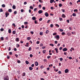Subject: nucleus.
Here are the masks:
<instances>
[{
	"instance_id": "f257e3e1",
	"label": "nucleus",
	"mask_w": 80,
	"mask_h": 80,
	"mask_svg": "<svg viewBox=\"0 0 80 80\" xmlns=\"http://www.w3.org/2000/svg\"><path fill=\"white\" fill-rule=\"evenodd\" d=\"M4 80H8L9 78L8 77V76H6L4 77Z\"/></svg>"
},
{
	"instance_id": "f03ea898",
	"label": "nucleus",
	"mask_w": 80,
	"mask_h": 80,
	"mask_svg": "<svg viewBox=\"0 0 80 80\" xmlns=\"http://www.w3.org/2000/svg\"><path fill=\"white\" fill-rule=\"evenodd\" d=\"M54 50H55L56 53H58V49L57 48H55L54 49Z\"/></svg>"
},
{
	"instance_id": "7ed1b4c3",
	"label": "nucleus",
	"mask_w": 80,
	"mask_h": 80,
	"mask_svg": "<svg viewBox=\"0 0 80 80\" xmlns=\"http://www.w3.org/2000/svg\"><path fill=\"white\" fill-rule=\"evenodd\" d=\"M67 48H64L62 49V51L63 52H66V51H67Z\"/></svg>"
},
{
	"instance_id": "20e7f679",
	"label": "nucleus",
	"mask_w": 80,
	"mask_h": 80,
	"mask_svg": "<svg viewBox=\"0 0 80 80\" xmlns=\"http://www.w3.org/2000/svg\"><path fill=\"white\" fill-rule=\"evenodd\" d=\"M45 15L46 17H48V13L47 12H46L45 13Z\"/></svg>"
},
{
	"instance_id": "39448f33",
	"label": "nucleus",
	"mask_w": 80,
	"mask_h": 80,
	"mask_svg": "<svg viewBox=\"0 0 80 80\" xmlns=\"http://www.w3.org/2000/svg\"><path fill=\"white\" fill-rule=\"evenodd\" d=\"M35 66H38V63L37 62H35Z\"/></svg>"
},
{
	"instance_id": "423d86ee",
	"label": "nucleus",
	"mask_w": 80,
	"mask_h": 80,
	"mask_svg": "<svg viewBox=\"0 0 80 80\" xmlns=\"http://www.w3.org/2000/svg\"><path fill=\"white\" fill-rule=\"evenodd\" d=\"M5 14L6 15V17H8V15H9V13H8V12H6Z\"/></svg>"
},
{
	"instance_id": "0eeeda50",
	"label": "nucleus",
	"mask_w": 80,
	"mask_h": 80,
	"mask_svg": "<svg viewBox=\"0 0 80 80\" xmlns=\"http://www.w3.org/2000/svg\"><path fill=\"white\" fill-rule=\"evenodd\" d=\"M65 72L66 73H68V69H65Z\"/></svg>"
},
{
	"instance_id": "6e6552de",
	"label": "nucleus",
	"mask_w": 80,
	"mask_h": 80,
	"mask_svg": "<svg viewBox=\"0 0 80 80\" xmlns=\"http://www.w3.org/2000/svg\"><path fill=\"white\" fill-rule=\"evenodd\" d=\"M38 12L40 14L42 13L43 12V11L42 10H40L38 11Z\"/></svg>"
},
{
	"instance_id": "1a4fd4ad",
	"label": "nucleus",
	"mask_w": 80,
	"mask_h": 80,
	"mask_svg": "<svg viewBox=\"0 0 80 80\" xmlns=\"http://www.w3.org/2000/svg\"><path fill=\"white\" fill-rule=\"evenodd\" d=\"M15 40L16 42H19V38H16Z\"/></svg>"
},
{
	"instance_id": "9d476101",
	"label": "nucleus",
	"mask_w": 80,
	"mask_h": 80,
	"mask_svg": "<svg viewBox=\"0 0 80 80\" xmlns=\"http://www.w3.org/2000/svg\"><path fill=\"white\" fill-rule=\"evenodd\" d=\"M32 19L33 20H36V18L35 17H32Z\"/></svg>"
},
{
	"instance_id": "9b49d317",
	"label": "nucleus",
	"mask_w": 80,
	"mask_h": 80,
	"mask_svg": "<svg viewBox=\"0 0 80 80\" xmlns=\"http://www.w3.org/2000/svg\"><path fill=\"white\" fill-rule=\"evenodd\" d=\"M56 38H57V39H59L60 38V36L58 35H57L56 36Z\"/></svg>"
},
{
	"instance_id": "f8f14e48",
	"label": "nucleus",
	"mask_w": 80,
	"mask_h": 80,
	"mask_svg": "<svg viewBox=\"0 0 80 80\" xmlns=\"http://www.w3.org/2000/svg\"><path fill=\"white\" fill-rule=\"evenodd\" d=\"M30 70L32 71V70H33V68L31 67H29V68Z\"/></svg>"
},
{
	"instance_id": "ddd939ff",
	"label": "nucleus",
	"mask_w": 80,
	"mask_h": 80,
	"mask_svg": "<svg viewBox=\"0 0 80 80\" xmlns=\"http://www.w3.org/2000/svg\"><path fill=\"white\" fill-rule=\"evenodd\" d=\"M72 15V16H73V17H76V16H77V14L75 13H73Z\"/></svg>"
},
{
	"instance_id": "4468645a",
	"label": "nucleus",
	"mask_w": 80,
	"mask_h": 80,
	"mask_svg": "<svg viewBox=\"0 0 80 80\" xmlns=\"http://www.w3.org/2000/svg\"><path fill=\"white\" fill-rule=\"evenodd\" d=\"M49 32H50L48 30H47L46 32V34H48V33H49Z\"/></svg>"
},
{
	"instance_id": "2eb2a0df",
	"label": "nucleus",
	"mask_w": 80,
	"mask_h": 80,
	"mask_svg": "<svg viewBox=\"0 0 80 80\" xmlns=\"http://www.w3.org/2000/svg\"><path fill=\"white\" fill-rule=\"evenodd\" d=\"M62 17L63 18H65L66 16H65V14H62Z\"/></svg>"
},
{
	"instance_id": "dca6fc26",
	"label": "nucleus",
	"mask_w": 80,
	"mask_h": 80,
	"mask_svg": "<svg viewBox=\"0 0 80 80\" xmlns=\"http://www.w3.org/2000/svg\"><path fill=\"white\" fill-rule=\"evenodd\" d=\"M12 8L13 9H15V8H16V7L15 6V5H13V6H12Z\"/></svg>"
},
{
	"instance_id": "f3484780",
	"label": "nucleus",
	"mask_w": 80,
	"mask_h": 80,
	"mask_svg": "<svg viewBox=\"0 0 80 80\" xmlns=\"http://www.w3.org/2000/svg\"><path fill=\"white\" fill-rule=\"evenodd\" d=\"M27 39L28 40H30L31 39V38L30 37H28L27 38Z\"/></svg>"
},
{
	"instance_id": "a211bd4d",
	"label": "nucleus",
	"mask_w": 80,
	"mask_h": 80,
	"mask_svg": "<svg viewBox=\"0 0 80 80\" xmlns=\"http://www.w3.org/2000/svg\"><path fill=\"white\" fill-rule=\"evenodd\" d=\"M8 11L9 12H10V13L12 12V9H9Z\"/></svg>"
},
{
	"instance_id": "6ab92c4d",
	"label": "nucleus",
	"mask_w": 80,
	"mask_h": 80,
	"mask_svg": "<svg viewBox=\"0 0 80 80\" xmlns=\"http://www.w3.org/2000/svg\"><path fill=\"white\" fill-rule=\"evenodd\" d=\"M8 32L9 33H11V29H9L8 30Z\"/></svg>"
},
{
	"instance_id": "aec40b11",
	"label": "nucleus",
	"mask_w": 80,
	"mask_h": 80,
	"mask_svg": "<svg viewBox=\"0 0 80 80\" xmlns=\"http://www.w3.org/2000/svg\"><path fill=\"white\" fill-rule=\"evenodd\" d=\"M59 20H60V21H63V19L62 18H59Z\"/></svg>"
},
{
	"instance_id": "412c9836",
	"label": "nucleus",
	"mask_w": 80,
	"mask_h": 80,
	"mask_svg": "<svg viewBox=\"0 0 80 80\" xmlns=\"http://www.w3.org/2000/svg\"><path fill=\"white\" fill-rule=\"evenodd\" d=\"M54 1V0H50V3H52Z\"/></svg>"
},
{
	"instance_id": "4be33fe9",
	"label": "nucleus",
	"mask_w": 80,
	"mask_h": 80,
	"mask_svg": "<svg viewBox=\"0 0 80 80\" xmlns=\"http://www.w3.org/2000/svg\"><path fill=\"white\" fill-rule=\"evenodd\" d=\"M16 46H17V48H18V47H20V45H19V44H16Z\"/></svg>"
},
{
	"instance_id": "5701e85b",
	"label": "nucleus",
	"mask_w": 80,
	"mask_h": 80,
	"mask_svg": "<svg viewBox=\"0 0 80 80\" xmlns=\"http://www.w3.org/2000/svg\"><path fill=\"white\" fill-rule=\"evenodd\" d=\"M2 7H3V8H5V4H3L2 5Z\"/></svg>"
},
{
	"instance_id": "b1692460",
	"label": "nucleus",
	"mask_w": 80,
	"mask_h": 80,
	"mask_svg": "<svg viewBox=\"0 0 80 80\" xmlns=\"http://www.w3.org/2000/svg\"><path fill=\"white\" fill-rule=\"evenodd\" d=\"M49 45L50 46H52V47H53V46H54V45H53V44H52V43H50L49 44Z\"/></svg>"
},
{
	"instance_id": "393cba45",
	"label": "nucleus",
	"mask_w": 80,
	"mask_h": 80,
	"mask_svg": "<svg viewBox=\"0 0 80 80\" xmlns=\"http://www.w3.org/2000/svg\"><path fill=\"white\" fill-rule=\"evenodd\" d=\"M40 35H43V32H40Z\"/></svg>"
},
{
	"instance_id": "a878e982",
	"label": "nucleus",
	"mask_w": 80,
	"mask_h": 80,
	"mask_svg": "<svg viewBox=\"0 0 80 80\" xmlns=\"http://www.w3.org/2000/svg\"><path fill=\"white\" fill-rule=\"evenodd\" d=\"M32 50V48L31 47H30L28 49V51H30Z\"/></svg>"
},
{
	"instance_id": "bb28decb",
	"label": "nucleus",
	"mask_w": 80,
	"mask_h": 80,
	"mask_svg": "<svg viewBox=\"0 0 80 80\" xmlns=\"http://www.w3.org/2000/svg\"><path fill=\"white\" fill-rule=\"evenodd\" d=\"M26 63L27 64V65H28V63H29V62H28V61H26Z\"/></svg>"
},
{
	"instance_id": "cd10ccee",
	"label": "nucleus",
	"mask_w": 80,
	"mask_h": 80,
	"mask_svg": "<svg viewBox=\"0 0 80 80\" xmlns=\"http://www.w3.org/2000/svg\"><path fill=\"white\" fill-rule=\"evenodd\" d=\"M59 6L60 7H61L62 6V4L61 3H60L59 4Z\"/></svg>"
},
{
	"instance_id": "c85d7f7f",
	"label": "nucleus",
	"mask_w": 80,
	"mask_h": 80,
	"mask_svg": "<svg viewBox=\"0 0 80 80\" xmlns=\"http://www.w3.org/2000/svg\"><path fill=\"white\" fill-rule=\"evenodd\" d=\"M42 52L43 53H45L46 52V50H44Z\"/></svg>"
},
{
	"instance_id": "c756f323",
	"label": "nucleus",
	"mask_w": 80,
	"mask_h": 80,
	"mask_svg": "<svg viewBox=\"0 0 80 80\" xmlns=\"http://www.w3.org/2000/svg\"><path fill=\"white\" fill-rule=\"evenodd\" d=\"M74 12H78V10H77V9H74Z\"/></svg>"
},
{
	"instance_id": "7c9ffc66",
	"label": "nucleus",
	"mask_w": 80,
	"mask_h": 80,
	"mask_svg": "<svg viewBox=\"0 0 80 80\" xmlns=\"http://www.w3.org/2000/svg\"><path fill=\"white\" fill-rule=\"evenodd\" d=\"M37 44H39L40 43V41H38L36 42Z\"/></svg>"
},
{
	"instance_id": "2f4dec72",
	"label": "nucleus",
	"mask_w": 80,
	"mask_h": 80,
	"mask_svg": "<svg viewBox=\"0 0 80 80\" xmlns=\"http://www.w3.org/2000/svg\"><path fill=\"white\" fill-rule=\"evenodd\" d=\"M24 24H25V25H27V24H28V22H24Z\"/></svg>"
},
{
	"instance_id": "473e14b6",
	"label": "nucleus",
	"mask_w": 80,
	"mask_h": 80,
	"mask_svg": "<svg viewBox=\"0 0 80 80\" xmlns=\"http://www.w3.org/2000/svg\"><path fill=\"white\" fill-rule=\"evenodd\" d=\"M22 76L23 77H24V76H25V72H24L23 73Z\"/></svg>"
},
{
	"instance_id": "72a5a7b5",
	"label": "nucleus",
	"mask_w": 80,
	"mask_h": 80,
	"mask_svg": "<svg viewBox=\"0 0 80 80\" xmlns=\"http://www.w3.org/2000/svg\"><path fill=\"white\" fill-rule=\"evenodd\" d=\"M30 9H32V10H33V7H32V6H31L30 7Z\"/></svg>"
},
{
	"instance_id": "f704fd0d",
	"label": "nucleus",
	"mask_w": 80,
	"mask_h": 80,
	"mask_svg": "<svg viewBox=\"0 0 80 80\" xmlns=\"http://www.w3.org/2000/svg\"><path fill=\"white\" fill-rule=\"evenodd\" d=\"M4 30V29H3V28H1L0 29V31H1V32H3V31Z\"/></svg>"
},
{
	"instance_id": "c9c22d12",
	"label": "nucleus",
	"mask_w": 80,
	"mask_h": 80,
	"mask_svg": "<svg viewBox=\"0 0 80 80\" xmlns=\"http://www.w3.org/2000/svg\"><path fill=\"white\" fill-rule=\"evenodd\" d=\"M1 40H3L4 39H3V37H1Z\"/></svg>"
},
{
	"instance_id": "e433bc0d",
	"label": "nucleus",
	"mask_w": 80,
	"mask_h": 80,
	"mask_svg": "<svg viewBox=\"0 0 80 80\" xmlns=\"http://www.w3.org/2000/svg\"><path fill=\"white\" fill-rule=\"evenodd\" d=\"M62 35H65V33L64 32H62Z\"/></svg>"
},
{
	"instance_id": "4c0bfd02",
	"label": "nucleus",
	"mask_w": 80,
	"mask_h": 80,
	"mask_svg": "<svg viewBox=\"0 0 80 80\" xmlns=\"http://www.w3.org/2000/svg\"><path fill=\"white\" fill-rule=\"evenodd\" d=\"M39 1L40 3H43V1H42V0H39Z\"/></svg>"
},
{
	"instance_id": "58836bf2",
	"label": "nucleus",
	"mask_w": 80,
	"mask_h": 80,
	"mask_svg": "<svg viewBox=\"0 0 80 80\" xmlns=\"http://www.w3.org/2000/svg\"><path fill=\"white\" fill-rule=\"evenodd\" d=\"M3 12V10H2V9L1 8L0 10V12Z\"/></svg>"
},
{
	"instance_id": "ea45409f",
	"label": "nucleus",
	"mask_w": 80,
	"mask_h": 80,
	"mask_svg": "<svg viewBox=\"0 0 80 80\" xmlns=\"http://www.w3.org/2000/svg\"><path fill=\"white\" fill-rule=\"evenodd\" d=\"M59 31H60L61 32H63V29H60L59 30Z\"/></svg>"
},
{
	"instance_id": "a19ab883",
	"label": "nucleus",
	"mask_w": 80,
	"mask_h": 80,
	"mask_svg": "<svg viewBox=\"0 0 80 80\" xmlns=\"http://www.w3.org/2000/svg\"><path fill=\"white\" fill-rule=\"evenodd\" d=\"M34 23L35 24H37V20H35L34 21Z\"/></svg>"
},
{
	"instance_id": "79ce46f5",
	"label": "nucleus",
	"mask_w": 80,
	"mask_h": 80,
	"mask_svg": "<svg viewBox=\"0 0 80 80\" xmlns=\"http://www.w3.org/2000/svg\"><path fill=\"white\" fill-rule=\"evenodd\" d=\"M12 33H13L14 34H15V31H13L12 32Z\"/></svg>"
},
{
	"instance_id": "37998d69",
	"label": "nucleus",
	"mask_w": 80,
	"mask_h": 80,
	"mask_svg": "<svg viewBox=\"0 0 80 80\" xmlns=\"http://www.w3.org/2000/svg\"><path fill=\"white\" fill-rule=\"evenodd\" d=\"M39 45L40 47H42L43 46V44L41 43Z\"/></svg>"
},
{
	"instance_id": "c03bdc74",
	"label": "nucleus",
	"mask_w": 80,
	"mask_h": 80,
	"mask_svg": "<svg viewBox=\"0 0 80 80\" xmlns=\"http://www.w3.org/2000/svg\"><path fill=\"white\" fill-rule=\"evenodd\" d=\"M30 57H33V55L32 54L30 55Z\"/></svg>"
},
{
	"instance_id": "a18cd8bd",
	"label": "nucleus",
	"mask_w": 80,
	"mask_h": 80,
	"mask_svg": "<svg viewBox=\"0 0 80 80\" xmlns=\"http://www.w3.org/2000/svg\"><path fill=\"white\" fill-rule=\"evenodd\" d=\"M37 8H35L34 9V12H35V11H37Z\"/></svg>"
},
{
	"instance_id": "49530a36",
	"label": "nucleus",
	"mask_w": 80,
	"mask_h": 80,
	"mask_svg": "<svg viewBox=\"0 0 80 80\" xmlns=\"http://www.w3.org/2000/svg\"><path fill=\"white\" fill-rule=\"evenodd\" d=\"M39 21H42V18H41L39 19Z\"/></svg>"
},
{
	"instance_id": "de8ad7c7",
	"label": "nucleus",
	"mask_w": 80,
	"mask_h": 80,
	"mask_svg": "<svg viewBox=\"0 0 80 80\" xmlns=\"http://www.w3.org/2000/svg\"><path fill=\"white\" fill-rule=\"evenodd\" d=\"M17 11H15L14 12V14H17Z\"/></svg>"
},
{
	"instance_id": "09e8293b",
	"label": "nucleus",
	"mask_w": 80,
	"mask_h": 80,
	"mask_svg": "<svg viewBox=\"0 0 80 80\" xmlns=\"http://www.w3.org/2000/svg\"><path fill=\"white\" fill-rule=\"evenodd\" d=\"M51 57V56H48L47 57V58H50Z\"/></svg>"
},
{
	"instance_id": "8fccbe9b",
	"label": "nucleus",
	"mask_w": 80,
	"mask_h": 80,
	"mask_svg": "<svg viewBox=\"0 0 80 80\" xmlns=\"http://www.w3.org/2000/svg\"><path fill=\"white\" fill-rule=\"evenodd\" d=\"M7 57L8 59H9V58H10V56H7Z\"/></svg>"
},
{
	"instance_id": "3c124183",
	"label": "nucleus",
	"mask_w": 80,
	"mask_h": 80,
	"mask_svg": "<svg viewBox=\"0 0 80 80\" xmlns=\"http://www.w3.org/2000/svg\"><path fill=\"white\" fill-rule=\"evenodd\" d=\"M57 35V33H54L53 34V35Z\"/></svg>"
},
{
	"instance_id": "603ef678",
	"label": "nucleus",
	"mask_w": 80,
	"mask_h": 80,
	"mask_svg": "<svg viewBox=\"0 0 80 80\" xmlns=\"http://www.w3.org/2000/svg\"><path fill=\"white\" fill-rule=\"evenodd\" d=\"M60 61H62V60H63V58H60Z\"/></svg>"
},
{
	"instance_id": "864d4df0",
	"label": "nucleus",
	"mask_w": 80,
	"mask_h": 80,
	"mask_svg": "<svg viewBox=\"0 0 80 80\" xmlns=\"http://www.w3.org/2000/svg\"><path fill=\"white\" fill-rule=\"evenodd\" d=\"M53 25L52 24H51L50 25V27H53Z\"/></svg>"
},
{
	"instance_id": "5fc2aeb1",
	"label": "nucleus",
	"mask_w": 80,
	"mask_h": 80,
	"mask_svg": "<svg viewBox=\"0 0 80 80\" xmlns=\"http://www.w3.org/2000/svg\"><path fill=\"white\" fill-rule=\"evenodd\" d=\"M23 11H24V10L23 9H21V12H23Z\"/></svg>"
},
{
	"instance_id": "6e6d98bb",
	"label": "nucleus",
	"mask_w": 80,
	"mask_h": 80,
	"mask_svg": "<svg viewBox=\"0 0 80 80\" xmlns=\"http://www.w3.org/2000/svg\"><path fill=\"white\" fill-rule=\"evenodd\" d=\"M31 67H34V64H32L31 65Z\"/></svg>"
},
{
	"instance_id": "4d7b16f0",
	"label": "nucleus",
	"mask_w": 80,
	"mask_h": 80,
	"mask_svg": "<svg viewBox=\"0 0 80 80\" xmlns=\"http://www.w3.org/2000/svg\"><path fill=\"white\" fill-rule=\"evenodd\" d=\"M17 62H18V63H20V61L18 60V61Z\"/></svg>"
},
{
	"instance_id": "13d9d810",
	"label": "nucleus",
	"mask_w": 80,
	"mask_h": 80,
	"mask_svg": "<svg viewBox=\"0 0 80 80\" xmlns=\"http://www.w3.org/2000/svg\"><path fill=\"white\" fill-rule=\"evenodd\" d=\"M59 50H62V47H61L59 48Z\"/></svg>"
},
{
	"instance_id": "bf43d9fd",
	"label": "nucleus",
	"mask_w": 80,
	"mask_h": 80,
	"mask_svg": "<svg viewBox=\"0 0 80 80\" xmlns=\"http://www.w3.org/2000/svg\"><path fill=\"white\" fill-rule=\"evenodd\" d=\"M42 9H43V10H45V7H43L42 8Z\"/></svg>"
},
{
	"instance_id": "052dcab7",
	"label": "nucleus",
	"mask_w": 80,
	"mask_h": 80,
	"mask_svg": "<svg viewBox=\"0 0 80 80\" xmlns=\"http://www.w3.org/2000/svg\"><path fill=\"white\" fill-rule=\"evenodd\" d=\"M41 68H43V66H41L40 67Z\"/></svg>"
},
{
	"instance_id": "680f3d73",
	"label": "nucleus",
	"mask_w": 80,
	"mask_h": 80,
	"mask_svg": "<svg viewBox=\"0 0 80 80\" xmlns=\"http://www.w3.org/2000/svg\"><path fill=\"white\" fill-rule=\"evenodd\" d=\"M47 70H50V68H47Z\"/></svg>"
},
{
	"instance_id": "e2e57ef3",
	"label": "nucleus",
	"mask_w": 80,
	"mask_h": 80,
	"mask_svg": "<svg viewBox=\"0 0 80 80\" xmlns=\"http://www.w3.org/2000/svg\"><path fill=\"white\" fill-rule=\"evenodd\" d=\"M27 2H24V5H26V4H27Z\"/></svg>"
},
{
	"instance_id": "0e129e2a",
	"label": "nucleus",
	"mask_w": 80,
	"mask_h": 80,
	"mask_svg": "<svg viewBox=\"0 0 80 80\" xmlns=\"http://www.w3.org/2000/svg\"><path fill=\"white\" fill-rule=\"evenodd\" d=\"M24 25H22V26L21 27L22 28H24Z\"/></svg>"
},
{
	"instance_id": "69168bd1",
	"label": "nucleus",
	"mask_w": 80,
	"mask_h": 80,
	"mask_svg": "<svg viewBox=\"0 0 80 80\" xmlns=\"http://www.w3.org/2000/svg\"><path fill=\"white\" fill-rule=\"evenodd\" d=\"M55 44H57V41H55Z\"/></svg>"
},
{
	"instance_id": "338daca9",
	"label": "nucleus",
	"mask_w": 80,
	"mask_h": 80,
	"mask_svg": "<svg viewBox=\"0 0 80 80\" xmlns=\"http://www.w3.org/2000/svg\"><path fill=\"white\" fill-rule=\"evenodd\" d=\"M9 55H12V52H9Z\"/></svg>"
},
{
	"instance_id": "774afa93",
	"label": "nucleus",
	"mask_w": 80,
	"mask_h": 80,
	"mask_svg": "<svg viewBox=\"0 0 80 80\" xmlns=\"http://www.w3.org/2000/svg\"><path fill=\"white\" fill-rule=\"evenodd\" d=\"M62 12H65V10H64L63 9H62Z\"/></svg>"
}]
</instances>
